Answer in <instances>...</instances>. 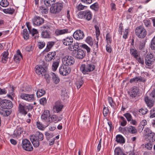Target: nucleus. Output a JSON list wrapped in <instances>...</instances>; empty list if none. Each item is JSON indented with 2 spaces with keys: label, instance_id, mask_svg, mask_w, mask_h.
Returning a JSON list of instances; mask_svg holds the SVG:
<instances>
[{
  "label": "nucleus",
  "instance_id": "f257e3e1",
  "mask_svg": "<svg viewBox=\"0 0 155 155\" xmlns=\"http://www.w3.org/2000/svg\"><path fill=\"white\" fill-rule=\"evenodd\" d=\"M51 26L49 24H45L41 27V36L42 38H49L51 37Z\"/></svg>",
  "mask_w": 155,
  "mask_h": 155
},
{
  "label": "nucleus",
  "instance_id": "f03ea898",
  "mask_svg": "<svg viewBox=\"0 0 155 155\" xmlns=\"http://www.w3.org/2000/svg\"><path fill=\"white\" fill-rule=\"evenodd\" d=\"M131 101H134L139 96V89L137 87L134 86L128 92Z\"/></svg>",
  "mask_w": 155,
  "mask_h": 155
},
{
  "label": "nucleus",
  "instance_id": "7ed1b4c3",
  "mask_svg": "<svg viewBox=\"0 0 155 155\" xmlns=\"http://www.w3.org/2000/svg\"><path fill=\"white\" fill-rule=\"evenodd\" d=\"M135 33L137 37L141 38H144L147 34L146 30L141 25L136 27L135 30Z\"/></svg>",
  "mask_w": 155,
  "mask_h": 155
},
{
  "label": "nucleus",
  "instance_id": "20e7f679",
  "mask_svg": "<svg viewBox=\"0 0 155 155\" xmlns=\"http://www.w3.org/2000/svg\"><path fill=\"white\" fill-rule=\"evenodd\" d=\"M63 4L61 3L57 2L51 6L50 12L53 14H57L59 13L63 8Z\"/></svg>",
  "mask_w": 155,
  "mask_h": 155
},
{
  "label": "nucleus",
  "instance_id": "39448f33",
  "mask_svg": "<svg viewBox=\"0 0 155 155\" xmlns=\"http://www.w3.org/2000/svg\"><path fill=\"white\" fill-rule=\"evenodd\" d=\"M144 100L149 107H152L155 101V90L152 91L149 97L147 96L145 97Z\"/></svg>",
  "mask_w": 155,
  "mask_h": 155
},
{
  "label": "nucleus",
  "instance_id": "423d86ee",
  "mask_svg": "<svg viewBox=\"0 0 155 155\" xmlns=\"http://www.w3.org/2000/svg\"><path fill=\"white\" fill-rule=\"evenodd\" d=\"M78 16L79 18H84L87 21H90L92 18V14L90 11L86 10L80 12Z\"/></svg>",
  "mask_w": 155,
  "mask_h": 155
},
{
  "label": "nucleus",
  "instance_id": "0eeeda50",
  "mask_svg": "<svg viewBox=\"0 0 155 155\" xmlns=\"http://www.w3.org/2000/svg\"><path fill=\"white\" fill-rule=\"evenodd\" d=\"M72 55L78 59H82L85 56L84 51L81 49H78L77 51H73L72 52Z\"/></svg>",
  "mask_w": 155,
  "mask_h": 155
},
{
  "label": "nucleus",
  "instance_id": "6e6552de",
  "mask_svg": "<svg viewBox=\"0 0 155 155\" xmlns=\"http://www.w3.org/2000/svg\"><path fill=\"white\" fill-rule=\"evenodd\" d=\"M22 147L26 151H31L33 150V147L30 141L27 139H24L22 141L21 143Z\"/></svg>",
  "mask_w": 155,
  "mask_h": 155
},
{
  "label": "nucleus",
  "instance_id": "1a4fd4ad",
  "mask_svg": "<svg viewBox=\"0 0 155 155\" xmlns=\"http://www.w3.org/2000/svg\"><path fill=\"white\" fill-rule=\"evenodd\" d=\"M62 62L63 64L68 66L72 65L74 63V59L73 57L67 55L63 58Z\"/></svg>",
  "mask_w": 155,
  "mask_h": 155
},
{
  "label": "nucleus",
  "instance_id": "9d476101",
  "mask_svg": "<svg viewBox=\"0 0 155 155\" xmlns=\"http://www.w3.org/2000/svg\"><path fill=\"white\" fill-rule=\"evenodd\" d=\"M50 112L48 110L44 111L41 115V118L42 120L45 121L46 123L45 126H48L50 124Z\"/></svg>",
  "mask_w": 155,
  "mask_h": 155
},
{
  "label": "nucleus",
  "instance_id": "9b49d317",
  "mask_svg": "<svg viewBox=\"0 0 155 155\" xmlns=\"http://www.w3.org/2000/svg\"><path fill=\"white\" fill-rule=\"evenodd\" d=\"M71 72V69L68 66L62 65L59 68V72L63 76L68 75Z\"/></svg>",
  "mask_w": 155,
  "mask_h": 155
},
{
  "label": "nucleus",
  "instance_id": "f8f14e48",
  "mask_svg": "<svg viewBox=\"0 0 155 155\" xmlns=\"http://www.w3.org/2000/svg\"><path fill=\"white\" fill-rule=\"evenodd\" d=\"M21 98L28 101H32L35 100V94H29L25 93H22L21 94Z\"/></svg>",
  "mask_w": 155,
  "mask_h": 155
},
{
  "label": "nucleus",
  "instance_id": "ddd939ff",
  "mask_svg": "<svg viewBox=\"0 0 155 155\" xmlns=\"http://www.w3.org/2000/svg\"><path fill=\"white\" fill-rule=\"evenodd\" d=\"M2 101L1 105L2 108L10 109L13 107L12 103L9 100L3 99Z\"/></svg>",
  "mask_w": 155,
  "mask_h": 155
},
{
  "label": "nucleus",
  "instance_id": "4468645a",
  "mask_svg": "<svg viewBox=\"0 0 155 155\" xmlns=\"http://www.w3.org/2000/svg\"><path fill=\"white\" fill-rule=\"evenodd\" d=\"M73 36L75 39L77 40H80L83 39L84 35L83 31L80 30H78L74 32Z\"/></svg>",
  "mask_w": 155,
  "mask_h": 155
},
{
  "label": "nucleus",
  "instance_id": "2eb2a0df",
  "mask_svg": "<svg viewBox=\"0 0 155 155\" xmlns=\"http://www.w3.org/2000/svg\"><path fill=\"white\" fill-rule=\"evenodd\" d=\"M153 55L151 54H147L145 58V63L148 66H150L153 64Z\"/></svg>",
  "mask_w": 155,
  "mask_h": 155
},
{
  "label": "nucleus",
  "instance_id": "dca6fc26",
  "mask_svg": "<svg viewBox=\"0 0 155 155\" xmlns=\"http://www.w3.org/2000/svg\"><path fill=\"white\" fill-rule=\"evenodd\" d=\"M46 69H44L43 67L41 65H36L35 69V70L36 74L40 77L42 76V74H44L46 71Z\"/></svg>",
  "mask_w": 155,
  "mask_h": 155
},
{
  "label": "nucleus",
  "instance_id": "f3484780",
  "mask_svg": "<svg viewBox=\"0 0 155 155\" xmlns=\"http://www.w3.org/2000/svg\"><path fill=\"white\" fill-rule=\"evenodd\" d=\"M26 105L24 103H20L18 105V111L21 114L25 115L28 113Z\"/></svg>",
  "mask_w": 155,
  "mask_h": 155
},
{
  "label": "nucleus",
  "instance_id": "a211bd4d",
  "mask_svg": "<svg viewBox=\"0 0 155 155\" xmlns=\"http://www.w3.org/2000/svg\"><path fill=\"white\" fill-rule=\"evenodd\" d=\"M44 20L40 17L35 16L32 19L34 25L39 26L44 23Z\"/></svg>",
  "mask_w": 155,
  "mask_h": 155
},
{
  "label": "nucleus",
  "instance_id": "6ab92c4d",
  "mask_svg": "<svg viewBox=\"0 0 155 155\" xmlns=\"http://www.w3.org/2000/svg\"><path fill=\"white\" fill-rule=\"evenodd\" d=\"M146 140L150 142H153L155 141V134L154 133H151L149 134L144 135Z\"/></svg>",
  "mask_w": 155,
  "mask_h": 155
},
{
  "label": "nucleus",
  "instance_id": "aec40b11",
  "mask_svg": "<svg viewBox=\"0 0 155 155\" xmlns=\"http://www.w3.org/2000/svg\"><path fill=\"white\" fill-rule=\"evenodd\" d=\"M63 107L60 101H57L55 103L53 109L56 112L58 113L61 110Z\"/></svg>",
  "mask_w": 155,
  "mask_h": 155
},
{
  "label": "nucleus",
  "instance_id": "412c9836",
  "mask_svg": "<svg viewBox=\"0 0 155 155\" xmlns=\"http://www.w3.org/2000/svg\"><path fill=\"white\" fill-rule=\"evenodd\" d=\"M62 42L64 45L69 46L72 44L73 42V39L71 37H68L64 39Z\"/></svg>",
  "mask_w": 155,
  "mask_h": 155
},
{
  "label": "nucleus",
  "instance_id": "4be33fe9",
  "mask_svg": "<svg viewBox=\"0 0 155 155\" xmlns=\"http://www.w3.org/2000/svg\"><path fill=\"white\" fill-rule=\"evenodd\" d=\"M56 53L55 51L49 52L47 56H45L46 61L48 62L51 61V60H54L55 58Z\"/></svg>",
  "mask_w": 155,
  "mask_h": 155
},
{
  "label": "nucleus",
  "instance_id": "5701e85b",
  "mask_svg": "<svg viewBox=\"0 0 155 155\" xmlns=\"http://www.w3.org/2000/svg\"><path fill=\"white\" fill-rule=\"evenodd\" d=\"M23 57L19 50H18L16 53L14 55V61L16 63H19L20 61L21 58Z\"/></svg>",
  "mask_w": 155,
  "mask_h": 155
},
{
  "label": "nucleus",
  "instance_id": "b1692460",
  "mask_svg": "<svg viewBox=\"0 0 155 155\" xmlns=\"http://www.w3.org/2000/svg\"><path fill=\"white\" fill-rule=\"evenodd\" d=\"M11 111L10 109L2 108L0 109V113L3 116H8L11 113Z\"/></svg>",
  "mask_w": 155,
  "mask_h": 155
},
{
  "label": "nucleus",
  "instance_id": "393cba45",
  "mask_svg": "<svg viewBox=\"0 0 155 155\" xmlns=\"http://www.w3.org/2000/svg\"><path fill=\"white\" fill-rule=\"evenodd\" d=\"M23 132V129L22 128L18 127L15 130L13 135V137H19Z\"/></svg>",
  "mask_w": 155,
  "mask_h": 155
},
{
  "label": "nucleus",
  "instance_id": "a878e982",
  "mask_svg": "<svg viewBox=\"0 0 155 155\" xmlns=\"http://www.w3.org/2000/svg\"><path fill=\"white\" fill-rule=\"evenodd\" d=\"M31 136L35 138L36 140H38L39 141H42L43 139V134L38 131L36 132L35 135H32Z\"/></svg>",
  "mask_w": 155,
  "mask_h": 155
},
{
  "label": "nucleus",
  "instance_id": "bb28decb",
  "mask_svg": "<svg viewBox=\"0 0 155 155\" xmlns=\"http://www.w3.org/2000/svg\"><path fill=\"white\" fill-rule=\"evenodd\" d=\"M129 133L131 134H136L137 133V130L136 128L132 125L128 127H126Z\"/></svg>",
  "mask_w": 155,
  "mask_h": 155
},
{
  "label": "nucleus",
  "instance_id": "cd10ccee",
  "mask_svg": "<svg viewBox=\"0 0 155 155\" xmlns=\"http://www.w3.org/2000/svg\"><path fill=\"white\" fill-rule=\"evenodd\" d=\"M130 53L131 55L135 58H137V57H139L140 56L138 52L136 49L132 48H130Z\"/></svg>",
  "mask_w": 155,
  "mask_h": 155
},
{
  "label": "nucleus",
  "instance_id": "c85d7f7f",
  "mask_svg": "<svg viewBox=\"0 0 155 155\" xmlns=\"http://www.w3.org/2000/svg\"><path fill=\"white\" fill-rule=\"evenodd\" d=\"M86 64H82L80 67V70L84 74H88V68Z\"/></svg>",
  "mask_w": 155,
  "mask_h": 155
},
{
  "label": "nucleus",
  "instance_id": "c756f323",
  "mask_svg": "<svg viewBox=\"0 0 155 155\" xmlns=\"http://www.w3.org/2000/svg\"><path fill=\"white\" fill-rule=\"evenodd\" d=\"M79 43H72V44L68 47V48L70 50L73 51H77L79 48Z\"/></svg>",
  "mask_w": 155,
  "mask_h": 155
},
{
  "label": "nucleus",
  "instance_id": "7c9ffc66",
  "mask_svg": "<svg viewBox=\"0 0 155 155\" xmlns=\"http://www.w3.org/2000/svg\"><path fill=\"white\" fill-rule=\"evenodd\" d=\"M68 33V29H57L55 31V34L57 36H58L62 34Z\"/></svg>",
  "mask_w": 155,
  "mask_h": 155
},
{
  "label": "nucleus",
  "instance_id": "2f4dec72",
  "mask_svg": "<svg viewBox=\"0 0 155 155\" xmlns=\"http://www.w3.org/2000/svg\"><path fill=\"white\" fill-rule=\"evenodd\" d=\"M50 74L51 76L53 82L55 84H58L60 81V79L58 76L53 72L50 73Z\"/></svg>",
  "mask_w": 155,
  "mask_h": 155
},
{
  "label": "nucleus",
  "instance_id": "473e14b6",
  "mask_svg": "<svg viewBox=\"0 0 155 155\" xmlns=\"http://www.w3.org/2000/svg\"><path fill=\"white\" fill-rule=\"evenodd\" d=\"M8 52L7 51H4L2 54V58L1 61L3 63H5L8 58Z\"/></svg>",
  "mask_w": 155,
  "mask_h": 155
},
{
  "label": "nucleus",
  "instance_id": "72a5a7b5",
  "mask_svg": "<svg viewBox=\"0 0 155 155\" xmlns=\"http://www.w3.org/2000/svg\"><path fill=\"white\" fill-rule=\"evenodd\" d=\"M116 141L118 143H123L125 142V140L124 137L121 135L118 134L116 137Z\"/></svg>",
  "mask_w": 155,
  "mask_h": 155
},
{
  "label": "nucleus",
  "instance_id": "f704fd0d",
  "mask_svg": "<svg viewBox=\"0 0 155 155\" xmlns=\"http://www.w3.org/2000/svg\"><path fill=\"white\" fill-rule=\"evenodd\" d=\"M55 44L54 42L49 41L47 43V47L44 51L48 52L49 51L51 48L53 47Z\"/></svg>",
  "mask_w": 155,
  "mask_h": 155
},
{
  "label": "nucleus",
  "instance_id": "c9c22d12",
  "mask_svg": "<svg viewBox=\"0 0 155 155\" xmlns=\"http://www.w3.org/2000/svg\"><path fill=\"white\" fill-rule=\"evenodd\" d=\"M31 140L33 146L35 147H38L39 145V140H36L35 138L31 136Z\"/></svg>",
  "mask_w": 155,
  "mask_h": 155
},
{
  "label": "nucleus",
  "instance_id": "e433bc0d",
  "mask_svg": "<svg viewBox=\"0 0 155 155\" xmlns=\"http://www.w3.org/2000/svg\"><path fill=\"white\" fill-rule=\"evenodd\" d=\"M115 155H126L123 153L120 147L116 148L114 150Z\"/></svg>",
  "mask_w": 155,
  "mask_h": 155
},
{
  "label": "nucleus",
  "instance_id": "4c0bfd02",
  "mask_svg": "<svg viewBox=\"0 0 155 155\" xmlns=\"http://www.w3.org/2000/svg\"><path fill=\"white\" fill-rule=\"evenodd\" d=\"M45 93V91L43 89H39L37 91L36 95L38 97H39L43 96Z\"/></svg>",
  "mask_w": 155,
  "mask_h": 155
},
{
  "label": "nucleus",
  "instance_id": "58836bf2",
  "mask_svg": "<svg viewBox=\"0 0 155 155\" xmlns=\"http://www.w3.org/2000/svg\"><path fill=\"white\" fill-rule=\"evenodd\" d=\"M87 67L88 68V72H91L93 71L95 68L94 65L92 63L87 64Z\"/></svg>",
  "mask_w": 155,
  "mask_h": 155
},
{
  "label": "nucleus",
  "instance_id": "ea45409f",
  "mask_svg": "<svg viewBox=\"0 0 155 155\" xmlns=\"http://www.w3.org/2000/svg\"><path fill=\"white\" fill-rule=\"evenodd\" d=\"M83 81L82 80V78H80L78 81H77L76 83V85L77 86L78 89L80 88L82 85L83 84Z\"/></svg>",
  "mask_w": 155,
  "mask_h": 155
},
{
  "label": "nucleus",
  "instance_id": "a19ab883",
  "mask_svg": "<svg viewBox=\"0 0 155 155\" xmlns=\"http://www.w3.org/2000/svg\"><path fill=\"white\" fill-rule=\"evenodd\" d=\"M55 0H45L44 2L45 4L47 7L51 5H54V2Z\"/></svg>",
  "mask_w": 155,
  "mask_h": 155
},
{
  "label": "nucleus",
  "instance_id": "79ce46f5",
  "mask_svg": "<svg viewBox=\"0 0 155 155\" xmlns=\"http://www.w3.org/2000/svg\"><path fill=\"white\" fill-rule=\"evenodd\" d=\"M3 12L6 14H12L14 12V10L13 9H12L9 8L7 9H3Z\"/></svg>",
  "mask_w": 155,
  "mask_h": 155
},
{
  "label": "nucleus",
  "instance_id": "37998d69",
  "mask_svg": "<svg viewBox=\"0 0 155 155\" xmlns=\"http://www.w3.org/2000/svg\"><path fill=\"white\" fill-rule=\"evenodd\" d=\"M59 64V61H57L54 62L52 65V69L54 71H55Z\"/></svg>",
  "mask_w": 155,
  "mask_h": 155
},
{
  "label": "nucleus",
  "instance_id": "c03bdc74",
  "mask_svg": "<svg viewBox=\"0 0 155 155\" xmlns=\"http://www.w3.org/2000/svg\"><path fill=\"white\" fill-rule=\"evenodd\" d=\"M23 36L25 39L27 40L29 38V34L26 29H25L23 30Z\"/></svg>",
  "mask_w": 155,
  "mask_h": 155
},
{
  "label": "nucleus",
  "instance_id": "a18cd8bd",
  "mask_svg": "<svg viewBox=\"0 0 155 155\" xmlns=\"http://www.w3.org/2000/svg\"><path fill=\"white\" fill-rule=\"evenodd\" d=\"M86 42L91 46L93 45V39L91 37H87L86 39Z\"/></svg>",
  "mask_w": 155,
  "mask_h": 155
},
{
  "label": "nucleus",
  "instance_id": "49530a36",
  "mask_svg": "<svg viewBox=\"0 0 155 155\" xmlns=\"http://www.w3.org/2000/svg\"><path fill=\"white\" fill-rule=\"evenodd\" d=\"M9 5L8 2L6 0H2L0 2V5L2 7H6Z\"/></svg>",
  "mask_w": 155,
  "mask_h": 155
},
{
  "label": "nucleus",
  "instance_id": "de8ad7c7",
  "mask_svg": "<svg viewBox=\"0 0 155 155\" xmlns=\"http://www.w3.org/2000/svg\"><path fill=\"white\" fill-rule=\"evenodd\" d=\"M120 119L122 121L120 122V125L121 126L124 127L127 124V122L125 118L123 116L120 117Z\"/></svg>",
  "mask_w": 155,
  "mask_h": 155
},
{
  "label": "nucleus",
  "instance_id": "09e8293b",
  "mask_svg": "<svg viewBox=\"0 0 155 155\" xmlns=\"http://www.w3.org/2000/svg\"><path fill=\"white\" fill-rule=\"evenodd\" d=\"M123 115L126 118L128 122L132 120V117L130 113H126L124 114Z\"/></svg>",
  "mask_w": 155,
  "mask_h": 155
},
{
  "label": "nucleus",
  "instance_id": "8fccbe9b",
  "mask_svg": "<svg viewBox=\"0 0 155 155\" xmlns=\"http://www.w3.org/2000/svg\"><path fill=\"white\" fill-rule=\"evenodd\" d=\"M50 120L51 122H50V123L51 122H55V123L58 122V116L55 115H52L51 117Z\"/></svg>",
  "mask_w": 155,
  "mask_h": 155
},
{
  "label": "nucleus",
  "instance_id": "3c124183",
  "mask_svg": "<svg viewBox=\"0 0 155 155\" xmlns=\"http://www.w3.org/2000/svg\"><path fill=\"white\" fill-rule=\"evenodd\" d=\"M151 49L155 50V36L152 39L150 44Z\"/></svg>",
  "mask_w": 155,
  "mask_h": 155
},
{
  "label": "nucleus",
  "instance_id": "603ef678",
  "mask_svg": "<svg viewBox=\"0 0 155 155\" xmlns=\"http://www.w3.org/2000/svg\"><path fill=\"white\" fill-rule=\"evenodd\" d=\"M98 5V3L96 2L91 5L90 7L92 9L96 11L99 8Z\"/></svg>",
  "mask_w": 155,
  "mask_h": 155
},
{
  "label": "nucleus",
  "instance_id": "864d4df0",
  "mask_svg": "<svg viewBox=\"0 0 155 155\" xmlns=\"http://www.w3.org/2000/svg\"><path fill=\"white\" fill-rule=\"evenodd\" d=\"M76 8L78 11H80L83 9H85L87 8V7L81 4L80 3L77 6Z\"/></svg>",
  "mask_w": 155,
  "mask_h": 155
},
{
  "label": "nucleus",
  "instance_id": "5fc2aeb1",
  "mask_svg": "<svg viewBox=\"0 0 155 155\" xmlns=\"http://www.w3.org/2000/svg\"><path fill=\"white\" fill-rule=\"evenodd\" d=\"M111 37L109 33L107 34L106 36V39L107 43V45H109L111 43Z\"/></svg>",
  "mask_w": 155,
  "mask_h": 155
},
{
  "label": "nucleus",
  "instance_id": "6e6d98bb",
  "mask_svg": "<svg viewBox=\"0 0 155 155\" xmlns=\"http://www.w3.org/2000/svg\"><path fill=\"white\" fill-rule=\"evenodd\" d=\"M45 72L44 74H42V76L44 75L45 78L47 81V82L49 83L50 82V75L47 73V71H44Z\"/></svg>",
  "mask_w": 155,
  "mask_h": 155
},
{
  "label": "nucleus",
  "instance_id": "4d7b16f0",
  "mask_svg": "<svg viewBox=\"0 0 155 155\" xmlns=\"http://www.w3.org/2000/svg\"><path fill=\"white\" fill-rule=\"evenodd\" d=\"M61 94L62 95H63L64 97H69L68 96V91L65 89H63L61 91Z\"/></svg>",
  "mask_w": 155,
  "mask_h": 155
},
{
  "label": "nucleus",
  "instance_id": "13d9d810",
  "mask_svg": "<svg viewBox=\"0 0 155 155\" xmlns=\"http://www.w3.org/2000/svg\"><path fill=\"white\" fill-rule=\"evenodd\" d=\"M145 43L143 41L141 42L139 46V49L140 50H143V52L145 51L143 50L145 48Z\"/></svg>",
  "mask_w": 155,
  "mask_h": 155
},
{
  "label": "nucleus",
  "instance_id": "bf43d9fd",
  "mask_svg": "<svg viewBox=\"0 0 155 155\" xmlns=\"http://www.w3.org/2000/svg\"><path fill=\"white\" fill-rule=\"evenodd\" d=\"M81 47L82 48L86 49L88 53H89L90 52V48L86 45L85 44H83L81 45Z\"/></svg>",
  "mask_w": 155,
  "mask_h": 155
},
{
  "label": "nucleus",
  "instance_id": "052dcab7",
  "mask_svg": "<svg viewBox=\"0 0 155 155\" xmlns=\"http://www.w3.org/2000/svg\"><path fill=\"white\" fill-rule=\"evenodd\" d=\"M109 112L108 107H104L103 110V114L104 117H107Z\"/></svg>",
  "mask_w": 155,
  "mask_h": 155
},
{
  "label": "nucleus",
  "instance_id": "680f3d73",
  "mask_svg": "<svg viewBox=\"0 0 155 155\" xmlns=\"http://www.w3.org/2000/svg\"><path fill=\"white\" fill-rule=\"evenodd\" d=\"M36 125L38 128L39 129L41 130H43L44 127L43 126V125L40 122L38 121L37 122Z\"/></svg>",
  "mask_w": 155,
  "mask_h": 155
},
{
  "label": "nucleus",
  "instance_id": "e2e57ef3",
  "mask_svg": "<svg viewBox=\"0 0 155 155\" xmlns=\"http://www.w3.org/2000/svg\"><path fill=\"white\" fill-rule=\"evenodd\" d=\"M40 104L43 105H45L47 103V100L45 97H43L40 100Z\"/></svg>",
  "mask_w": 155,
  "mask_h": 155
},
{
  "label": "nucleus",
  "instance_id": "0e129e2a",
  "mask_svg": "<svg viewBox=\"0 0 155 155\" xmlns=\"http://www.w3.org/2000/svg\"><path fill=\"white\" fill-rule=\"evenodd\" d=\"M136 59L139 63L141 64L142 65H144V60L143 58H141L140 57H139L138 58L137 57V58Z\"/></svg>",
  "mask_w": 155,
  "mask_h": 155
},
{
  "label": "nucleus",
  "instance_id": "69168bd1",
  "mask_svg": "<svg viewBox=\"0 0 155 155\" xmlns=\"http://www.w3.org/2000/svg\"><path fill=\"white\" fill-rule=\"evenodd\" d=\"M139 111L140 113H141L142 115H143L146 114L147 113L148 110L145 108H141L140 109Z\"/></svg>",
  "mask_w": 155,
  "mask_h": 155
},
{
  "label": "nucleus",
  "instance_id": "338daca9",
  "mask_svg": "<svg viewBox=\"0 0 155 155\" xmlns=\"http://www.w3.org/2000/svg\"><path fill=\"white\" fill-rule=\"evenodd\" d=\"M108 100L111 106L112 107H114V105L113 103V101L112 98L110 97H108Z\"/></svg>",
  "mask_w": 155,
  "mask_h": 155
},
{
  "label": "nucleus",
  "instance_id": "774afa93",
  "mask_svg": "<svg viewBox=\"0 0 155 155\" xmlns=\"http://www.w3.org/2000/svg\"><path fill=\"white\" fill-rule=\"evenodd\" d=\"M143 22L145 25L146 27H149L150 25V22L149 20H143Z\"/></svg>",
  "mask_w": 155,
  "mask_h": 155
}]
</instances>
